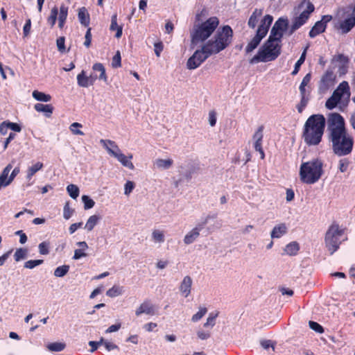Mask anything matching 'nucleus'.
<instances>
[{
  "mask_svg": "<svg viewBox=\"0 0 355 355\" xmlns=\"http://www.w3.org/2000/svg\"><path fill=\"white\" fill-rule=\"evenodd\" d=\"M328 139L331 143L334 153L338 156L349 155L354 147L353 136L345 126L344 118L337 112L327 115Z\"/></svg>",
  "mask_w": 355,
  "mask_h": 355,
  "instance_id": "f257e3e1",
  "label": "nucleus"
},
{
  "mask_svg": "<svg viewBox=\"0 0 355 355\" xmlns=\"http://www.w3.org/2000/svg\"><path fill=\"white\" fill-rule=\"evenodd\" d=\"M325 124L326 119L322 114H313L306 119L302 138L307 146H318L322 141Z\"/></svg>",
  "mask_w": 355,
  "mask_h": 355,
  "instance_id": "f03ea898",
  "label": "nucleus"
},
{
  "mask_svg": "<svg viewBox=\"0 0 355 355\" xmlns=\"http://www.w3.org/2000/svg\"><path fill=\"white\" fill-rule=\"evenodd\" d=\"M234 31L229 25L218 28L214 36L208 40L204 44L209 49V52L216 55L227 49L233 42Z\"/></svg>",
  "mask_w": 355,
  "mask_h": 355,
  "instance_id": "7ed1b4c3",
  "label": "nucleus"
},
{
  "mask_svg": "<svg viewBox=\"0 0 355 355\" xmlns=\"http://www.w3.org/2000/svg\"><path fill=\"white\" fill-rule=\"evenodd\" d=\"M323 162L320 159H313L303 162L300 168V178L302 182L313 184L317 182L323 175Z\"/></svg>",
  "mask_w": 355,
  "mask_h": 355,
  "instance_id": "20e7f679",
  "label": "nucleus"
},
{
  "mask_svg": "<svg viewBox=\"0 0 355 355\" xmlns=\"http://www.w3.org/2000/svg\"><path fill=\"white\" fill-rule=\"evenodd\" d=\"M219 25L216 17H211L205 21L195 25L191 33V42L198 44L206 41L216 31Z\"/></svg>",
  "mask_w": 355,
  "mask_h": 355,
  "instance_id": "39448f33",
  "label": "nucleus"
},
{
  "mask_svg": "<svg viewBox=\"0 0 355 355\" xmlns=\"http://www.w3.org/2000/svg\"><path fill=\"white\" fill-rule=\"evenodd\" d=\"M282 44L268 39L257 53L250 60V63L253 64L260 62H266L273 61L281 54Z\"/></svg>",
  "mask_w": 355,
  "mask_h": 355,
  "instance_id": "423d86ee",
  "label": "nucleus"
},
{
  "mask_svg": "<svg viewBox=\"0 0 355 355\" xmlns=\"http://www.w3.org/2000/svg\"><path fill=\"white\" fill-rule=\"evenodd\" d=\"M338 16L343 19L338 28L343 34L349 33L355 26V3L339 9Z\"/></svg>",
  "mask_w": 355,
  "mask_h": 355,
  "instance_id": "0eeeda50",
  "label": "nucleus"
},
{
  "mask_svg": "<svg viewBox=\"0 0 355 355\" xmlns=\"http://www.w3.org/2000/svg\"><path fill=\"white\" fill-rule=\"evenodd\" d=\"M304 6H306V9L304 10L300 15L292 19V24L291 25L288 32V35H291L297 29L305 24L309 19L311 13L315 10L314 5L309 0H302L298 5L297 8L300 10Z\"/></svg>",
  "mask_w": 355,
  "mask_h": 355,
  "instance_id": "6e6552de",
  "label": "nucleus"
},
{
  "mask_svg": "<svg viewBox=\"0 0 355 355\" xmlns=\"http://www.w3.org/2000/svg\"><path fill=\"white\" fill-rule=\"evenodd\" d=\"M272 21L273 17L270 15H266L263 17L261 20L254 37L248 42L245 47L246 53L252 52L259 45L262 39L267 35Z\"/></svg>",
  "mask_w": 355,
  "mask_h": 355,
  "instance_id": "1a4fd4ad",
  "label": "nucleus"
},
{
  "mask_svg": "<svg viewBox=\"0 0 355 355\" xmlns=\"http://www.w3.org/2000/svg\"><path fill=\"white\" fill-rule=\"evenodd\" d=\"M345 229L340 228L336 223H333L325 235V244L331 254H334L341 243L340 237L344 234Z\"/></svg>",
  "mask_w": 355,
  "mask_h": 355,
  "instance_id": "9d476101",
  "label": "nucleus"
},
{
  "mask_svg": "<svg viewBox=\"0 0 355 355\" xmlns=\"http://www.w3.org/2000/svg\"><path fill=\"white\" fill-rule=\"evenodd\" d=\"M212 55L209 52L207 47L203 44L201 49L196 50L188 59L187 67L189 69H195Z\"/></svg>",
  "mask_w": 355,
  "mask_h": 355,
  "instance_id": "9b49d317",
  "label": "nucleus"
},
{
  "mask_svg": "<svg viewBox=\"0 0 355 355\" xmlns=\"http://www.w3.org/2000/svg\"><path fill=\"white\" fill-rule=\"evenodd\" d=\"M335 79L336 76L334 75L333 71L331 69H327L320 79L319 84L320 89L323 91L328 89L329 87L334 85Z\"/></svg>",
  "mask_w": 355,
  "mask_h": 355,
  "instance_id": "f8f14e48",
  "label": "nucleus"
},
{
  "mask_svg": "<svg viewBox=\"0 0 355 355\" xmlns=\"http://www.w3.org/2000/svg\"><path fill=\"white\" fill-rule=\"evenodd\" d=\"M209 218L210 216H207L204 222H202L201 224H198V225H196V227H195L193 229H192L191 231H190L188 234H186V236L184 238V242L185 244L189 245L194 242V241H196V239L200 235V231L203 228L204 225L207 223Z\"/></svg>",
  "mask_w": 355,
  "mask_h": 355,
  "instance_id": "ddd939ff",
  "label": "nucleus"
},
{
  "mask_svg": "<svg viewBox=\"0 0 355 355\" xmlns=\"http://www.w3.org/2000/svg\"><path fill=\"white\" fill-rule=\"evenodd\" d=\"M112 156L117 159V160L121 162V164L129 169L133 170L135 168V166L131 162L132 159V155L130 154L129 156H125L124 154L121 153V150H118L117 152H112Z\"/></svg>",
  "mask_w": 355,
  "mask_h": 355,
  "instance_id": "4468645a",
  "label": "nucleus"
},
{
  "mask_svg": "<svg viewBox=\"0 0 355 355\" xmlns=\"http://www.w3.org/2000/svg\"><path fill=\"white\" fill-rule=\"evenodd\" d=\"M96 78L97 76H92L91 75L90 76H87L85 71L83 70L77 76V83L80 87H88L89 85H92L94 84Z\"/></svg>",
  "mask_w": 355,
  "mask_h": 355,
  "instance_id": "2eb2a0df",
  "label": "nucleus"
},
{
  "mask_svg": "<svg viewBox=\"0 0 355 355\" xmlns=\"http://www.w3.org/2000/svg\"><path fill=\"white\" fill-rule=\"evenodd\" d=\"M12 168V164L10 163L1 171L0 174V189L1 187H6L8 186L12 182L10 177H8V174Z\"/></svg>",
  "mask_w": 355,
  "mask_h": 355,
  "instance_id": "dca6fc26",
  "label": "nucleus"
},
{
  "mask_svg": "<svg viewBox=\"0 0 355 355\" xmlns=\"http://www.w3.org/2000/svg\"><path fill=\"white\" fill-rule=\"evenodd\" d=\"M142 313L150 315H153L155 314L154 306L149 301H144L135 311V314L137 316Z\"/></svg>",
  "mask_w": 355,
  "mask_h": 355,
  "instance_id": "f3484780",
  "label": "nucleus"
},
{
  "mask_svg": "<svg viewBox=\"0 0 355 355\" xmlns=\"http://www.w3.org/2000/svg\"><path fill=\"white\" fill-rule=\"evenodd\" d=\"M192 285V279L190 276H185L180 286V291L185 297H188L191 293Z\"/></svg>",
  "mask_w": 355,
  "mask_h": 355,
  "instance_id": "a211bd4d",
  "label": "nucleus"
},
{
  "mask_svg": "<svg viewBox=\"0 0 355 355\" xmlns=\"http://www.w3.org/2000/svg\"><path fill=\"white\" fill-rule=\"evenodd\" d=\"M327 28V24L318 21L315 23L313 26L311 28L309 33V36L311 38H314L317 35L324 33Z\"/></svg>",
  "mask_w": 355,
  "mask_h": 355,
  "instance_id": "6ab92c4d",
  "label": "nucleus"
},
{
  "mask_svg": "<svg viewBox=\"0 0 355 355\" xmlns=\"http://www.w3.org/2000/svg\"><path fill=\"white\" fill-rule=\"evenodd\" d=\"M111 31H116L115 37L120 38L123 34V26L119 25L117 23V14L112 15L111 17V24L110 26Z\"/></svg>",
  "mask_w": 355,
  "mask_h": 355,
  "instance_id": "aec40b11",
  "label": "nucleus"
},
{
  "mask_svg": "<svg viewBox=\"0 0 355 355\" xmlns=\"http://www.w3.org/2000/svg\"><path fill=\"white\" fill-rule=\"evenodd\" d=\"M287 233V227L285 223H279L275 225L270 233L272 239H279Z\"/></svg>",
  "mask_w": 355,
  "mask_h": 355,
  "instance_id": "412c9836",
  "label": "nucleus"
},
{
  "mask_svg": "<svg viewBox=\"0 0 355 355\" xmlns=\"http://www.w3.org/2000/svg\"><path fill=\"white\" fill-rule=\"evenodd\" d=\"M78 17L80 23L85 27H88L90 23L89 14L85 7L78 9Z\"/></svg>",
  "mask_w": 355,
  "mask_h": 355,
  "instance_id": "4be33fe9",
  "label": "nucleus"
},
{
  "mask_svg": "<svg viewBox=\"0 0 355 355\" xmlns=\"http://www.w3.org/2000/svg\"><path fill=\"white\" fill-rule=\"evenodd\" d=\"M263 10L261 8L254 9L248 21V25L250 28H254L257 26L260 17L263 15Z\"/></svg>",
  "mask_w": 355,
  "mask_h": 355,
  "instance_id": "5701e85b",
  "label": "nucleus"
},
{
  "mask_svg": "<svg viewBox=\"0 0 355 355\" xmlns=\"http://www.w3.org/2000/svg\"><path fill=\"white\" fill-rule=\"evenodd\" d=\"M68 10L69 8L64 4H62L60 7L58 16V27L60 29H62L65 24L68 16Z\"/></svg>",
  "mask_w": 355,
  "mask_h": 355,
  "instance_id": "b1692460",
  "label": "nucleus"
},
{
  "mask_svg": "<svg viewBox=\"0 0 355 355\" xmlns=\"http://www.w3.org/2000/svg\"><path fill=\"white\" fill-rule=\"evenodd\" d=\"M34 108L38 112H44L46 117H51L54 109L51 104L44 105L42 103H36Z\"/></svg>",
  "mask_w": 355,
  "mask_h": 355,
  "instance_id": "393cba45",
  "label": "nucleus"
},
{
  "mask_svg": "<svg viewBox=\"0 0 355 355\" xmlns=\"http://www.w3.org/2000/svg\"><path fill=\"white\" fill-rule=\"evenodd\" d=\"M341 100L340 94L334 91L332 95L327 100L325 106L329 110L335 108Z\"/></svg>",
  "mask_w": 355,
  "mask_h": 355,
  "instance_id": "a878e982",
  "label": "nucleus"
},
{
  "mask_svg": "<svg viewBox=\"0 0 355 355\" xmlns=\"http://www.w3.org/2000/svg\"><path fill=\"white\" fill-rule=\"evenodd\" d=\"M44 165L42 162H37L35 164H33L31 166L28 167L26 171V178L28 181L31 180L33 175L42 169Z\"/></svg>",
  "mask_w": 355,
  "mask_h": 355,
  "instance_id": "bb28decb",
  "label": "nucleus"
},
{
  "mask_svg": "<svg viewBox=\"0 0 355 355\" xmlns=\"http://www.w3.org/2000/svg\"><path fill=\"white\" fill-rule=\"evenodd\" d=\"M263 129L264 126L263 125H260L253 135V139L254 140V148H258L259 149H260V146H262Z\"/></svg>",
  "mask_w": 355,
  "mask_h": 355,
  "instance_id": "cd10ccee",
  "label": "nucleus"
},
{
  "mask_svg": "<svg viewBox=\"0 0 355 355\" xmlns=\"http://www.w3.org/2000/svg\"><path fill=\"white\" fill-rule=\"evenodd\" d=\"M77 245L80 248L75 250L73 259H79L87 256V254L84 252L88 248L87 243L85 241H80L78 242Z\"/></svg>",
  "mask_w": 355,
  "mask_h": 355,
  "instance_id": "c85d7f7f",
  "label": "nucleus"
},
{
  "mask_svg": "<svg viewBox=\"0 0 355 355\" xmlns=\"http://www.w3.org/2000/svg\"><path fill=\"white\" fill-rule=\"evenodd\" d=\"M300 250V245L297 241H292L287 244L284 248V252L289 256H295Z\"/></svg>",
  "mask_w": 355,
  "mask_h": 355,
  "instance_id": "c756f323",
  "label": "nucleus"
},
{
  "mask_svg": "<svg viewBox=\"0 0 355 355\" xmlns=\"http://www.w3.org/2000/svg\"><path fill=\"white\" fill-rule=\"evenodd\" d=\"M332 62H339L340 69H346L349 63V58L344 54L340 53L333 57Z\"/></svg>",
  "mask_w": 355,
  "mask_h": 355,
  "instance_id": "7c9ffc66",
  "label": "nucleus"
},
{
  "mask_svg": "<svg viewBox=\"0 0 355 355\" xmlns=\"http://www.w3.org/2000/svg\"><path fill=\"white\" fill-rule=\"evenodd\" d=\"M101 143L103 145V146L107 149L108 153L112 156V152H117L118 150H121L119 146L116 144V143L112 140H105L101 139Z\"/></svg>",
  "mask_w": 355,
  "mask_h": 355,
  "instance_id": "2f4dec72",
  "label": "nucleus"
},
{
  "mask_svg": "<svg viewBox=\"0 0 355 355\" xmlns=\"http://www.w3.org/2000/svg\"><path fill=\"white\" fill-rule=\"evenodd\" d=\"M92 69L94 71L100 72V75L97 76L98 79L103 80L105 83L107 82V76L105 73V69L102 63H95L92 67Z\"/></svg>",
  "mask_w": 355,
  "mask_h": 355,
  "instance_id": "473e14b6",
  "label": "nucleus"
},
{
  "mask_svg": "<svg viewBox=\"0 0 355 355\" xmlns=\"http://www.w3.org/2000/svg\"><path fill=\"white\" fill-rule=\"evenodd\" d=\"M288 20L287 18L280 17L274 24L272 28L283 33L288 28Z\"/></svg>",
  "mask_w": 355,
  "mask_h": 355,
  "instance_id": "72a5a7b5",
  "label": "nucleus"
},
{
  "mask_svg": "<svg viewBox=\"0 0 355 355\" xmlns=\"http://www.w3.org/2000/svg\"><path fill=\"white\" fill-rule=\"evenodd\" d=\"M308 48H309V46H306L304 48V51H303L300 58H299V60L297 61V62L295 64L294 69L291 72V75L295 76L299 72L301 65L305 61L306 55V51H307Z\"/></svg>",
  "mask_w": 355,
  "mask_h": 355,
  "instance_id": "f704fd0d",
  "label": "nucleus"
},
{
  "mask_svg": "<svg viewBox=\"0 0 355 355\" xmlns=\"http://www.w3.org/2000/svg\"><path fill=\"white\" fill-rule=\"evenodd\" d=\"M58 15L59 16V10L56 6H54L51 10L50 15L47 18V22L50 25L51 28H53L55 26Z\"/></svg>",
  "mask_w": 355,
  "mask_h": 355,
  "instance_id": "c9c22d12",
  "label": "nucleus"
},
{
  "mask_svg": "<svg viewBox=\"0 0 355 355\" xmlns=\"http://www.w3.org/2000/svg\"><path fill=\"white\" fill-rule=\"evenodd\" d=\"M283 35L284 33L282 31L272 28L268 39H271V40L281 44Z\"/></svg>",
  "mask_w": 355,
  "mask_h": 355,
  "instance_id": "e433bc0d",
  "label": "nucleus"
},
{
  "mask_svg": "<svg viewBox=\"0 0 355 355\" xmlns=\"http://www.w3.org/2000/svg\"><path fill=\"white\" fill-rule=\"evenodd\" d=\"M99 219H100V217L97 215L91 216L88 218V220L85 224V228L89 232L92 231L94 229V227L96 225V224L98 223Z\"/></svg>",
  "mask_w": 355,
  "mask_h": 355,
  "instance_id": "4c0bfd02",
  "label": "nucleus"
},
{
  "mask_svg": "<svg viewBox=\"0 0 355 355\" xmlns=\"http://www.w3.org/2000/svg\"><path fill=\"white\" fill-rule=\"evenodd\" d=\"M33 97L38 101L43 102H49L51 99V96L49 94H46L37 90L33 91Z\"/></svg>",
  "mask_w": 355,
  "mask_h": 355,
  "instance_id": "58836bf2",
  "label": "nucleus"
},
{
  "mask_svg": "<svg viewBox=\"0 0 355 355\" xmlns=\"http://www.w3.org/2000/svg\"><path fill=\"white\" fill-rule=\"evenodd\" d=\"M334 91L338 94H340L341 98L345 94L349 95V87L348 83L347 81H343Z\"/></svg>",
  "mask_w": 355,
  "mask_h": 355,
  "instance_id": "ea45409f",
  "label": "nucleus"
},
{
  "mask_svg": "<svg viewBox=\"0 0 355 355\" xmlns=\"http://www.w3.org/2000/svg\"><path fill=\"white\" fill-rule=\"evenodd\" d=\"M67 191L73 199H76L80 193L79 188L78 186L73 184H70L67 187Z\"/></svg>",
  "mask_w": 355,
  "mask_h": 355,
  "instance_id": "a19ab883",
  "label": "nucleus"
},
{
  "mask_svg": "<svg viewBox=\"0 0 355 355\" xmlns=\"http://www.w3.org/2000/svg\"><path fill=\"white\" fill-rule=\"evenodd\" d=\"M65 347V343L59 342L51 343L47 345L48 349L51 352H61L64 349Z\"/></svg>",
  "mask_w": 355,
  "mask_h": 355,
  "instance_id": "79ce46f5",
  "label": "nucleus"
},
{
  "mask_svg": "<svg viewBox=\"0 0 355 355\" xmlns=\"http://www.w3.org/2000/svg\"><path fill=\"white\" fill-rule=\"evenodd\" d=\"M157 166L159 168H164L168 169L173 165V160L171 159H157L155 162Z\"/></svg>",
  "mask_w": 355,
  "mask_h": 355,
  "instance_id": "37998d69",
  "label": "nucleus"
},
{
  "mask_svg": "<svg viewBox=\"0 0 355 355\" xmlns=\"http://www.w3.org/2000/svg\"><path fill=\"white\" fill-rule=\"evenodd\" d=\"M28 250L26 248H18L14 254V259L15 261H19L27 257Z\"/></svg>",
  "mask_w": 355,
  "mask_h": 355,
  "instance_id": "c03bdc74",
  "label": "nucleus"
},
{
  "mask_svg": "<svg viewBox=\"0 0 355 355\" xmlns=\"http://www.w3.org/2000/svg\"><path fill=\"white\" fill-rule=\"evenodd\" d=\"M69 266L63 265L61 266H58L54 270V275L57 277H62L69 272Z\"/></svg>",
  "mask_w": 355,
  "mask_h": 355,
  "instance_id": "a18cd8bd",
  "label": "nucleus"
},
{
  "mask_svg": "<svg viewBox=\"0 0 355 355\" xmlns=\"http://www.w3.org/2000/svg\"><path fill=\"white\" fill-rule=\"evenodd\" d=\"M123 287L114 286L106 292V295L110 297H114L121 295Z\"/></svg>",
  "mask_w": 355,
  "mask_h": 355,
  "instance_id": "49530a36",
  "label": "nucleus"
},
{
  "mask_svg": "<svg viewBox=\"0 0 355 355\" xmlns=\"http://www.w3.org/2000/svg\"><path fill=\"white\" fill-rule=\"evenodd\" d=\"M83 125L81 123H79L78 122H74L71 124L69 126L70 131L73 134L76 135H84V132L79 130L78 128H82Z\"/></svg>",
  "mask_w": 355,
  "mask_h": 355,
  "instance_id": "de8ad7c7",
  "label": "nucleus"
},
{
  "mask_svg": "<svg viewBox=\"0 0 355 355\" xmlns=\"http://www.w3.org/2000/svg\"><path fill=\"white\" fill-rule=\"evenodd\" d=\"M350 162L347 158H343L338 162V170L341 173H345L347 171Z\"/></svg>",
  "mask_w": 355,
  "mask_h": 355,
  "instance_id": "09e8293b",
  "label": "nucleus"
},
{
  "mask_svg": "<svg viewBox=\"0 0 355 355\" xmlns=\"http://www.w3.org/2000/svg\"><path fill=\"white\" fill-rule=\"evenodd\" d=\"M121 57L119 51H117L112 59V67L114 69L121 67Z\"/></svg>",
  "mask_w": 355,
  "mask_h": 355,
  "instance_id": "8fccbe9b",
  "label": "nucleus"
},
{
  "mask_svg": "<svg viewBox=\"0 0 355 355\" xmlns=\"http://www.w3.org/2000/svg\"><path fill=\"white\" fill-rule=\"evenodd\" d=\"M82 200L84 203V209L86 210L92 208L95 205V202L87 195L82 196Z\"/></svg>",
  "mask_w": 355,
  "mask_h": 355,
  "instance_id": "3c124183",
  "label": "nucleus"
},
{
  "mask_svg": "<svg viewBox=\"0 0 355 355\" xmlns=\"http://www.w3.org/2000/svg\"><path fill=\"white\" fill-rule=\"evenodd\" d=\"M43 262V259L28 260L24 263V268L33 269L35 267L42 264Z\"/></svg>",
  "mask_w": 355,
  "mask_h": 355,
  "instance_id": "603ef678",
  "label": "nucleus"
},
{
  "mask_svg": "<svg viewBox=\"0 0 355 355\" xmlns=\"http://www.w3.org/2000/svg\"><path fill=\"white\" fill-rule=\"evenodd\" d=\"M310 97H301L300 102L297 105L296 107L299 113H302L306 107Z\"/></svg>",
  "mask_w": 355,
  "mask_h": 355,
  "instance_id": "864d4df0",
  "label": "nucleus"
},
{
  "mask_svg": "<svg viewBox=\"0 0 355 355\" xmlns=\"http://www.w3.org/2000/svg\"><path fill=\"white\" fill-rule=\"evenodd\" d=\"M152 236L155 242L163 243L164 241V233L159 230H154Z\"/></svg>",
  "mask_w": 355,
  "mask_h": 355,
  "instance_id": "5fc2aeb1",
  "label": "nucleus"
},
{
  "mask_svg": "<svg viewBox=\"0 0 355 355\" xmlns=\"http://www.w3.org/2000/svg\"><path fill=\"white\" fill-rule=\"evenodd\" d=\"M207 308L202 307L200 308V310L192 316L193 322H198L200 320L206 313H207Z\"/></svg>",
  "mask_w": 355,
  "mask_h": 355,
  "instance_id": "6e6d98bb",
  "label": "nucleus"
},
{
  "mask_svg": "<svg viewBox=\"0 0 355 355\" xmlns=\"http://www.w3.org/2000/svg\"><path fill=\"white\" fill-rule=\"evenodd\" d=\"M218 315V313L214 314L213 313H210L208 318L207 319V322L204 324V327H207L210 326L211 327H213L215 325V320Z\"/></svg>",
  "mask_w": 355,
  "mask_h": 355,
  "instance_id": "4d7b16f0",
  "label": "nucleus"
},
{
  "mask_svg": "<svg viewBox=\"0 0 355 355\" xmlns=\"http://www.w3.org/2000/svg\"><path fill=\"white\" fill-rule=\"evenodd\" d=\"M38 248L41 254L46 255L49 253V243L46 241L42 242L39 244Z\"/></svg>",
  "mask_w": 355,
  "mask_h": 355,
  "instance_id": "13d9d810",
  "label": "nucleus"
},
{
  "mask_svg": "<svg viewBox=\"0 0 355 355\" xmlns=\"http://www.w3.org/2000/svg\"><path fill=\"white\" fill-rule=\"evenodd\" d=\"M73 214V209L69 207V202H66L63 209V216L66 220L69 219Z\"/></svg>",
  "mask_w": 355,
  "mask_h": 355,
  "instance_id": "bf43d9fd",
  "label": "nucleus"
},
{
  "mask_svg": "<svg viewBox=\"0 0 355 355\" xmlns=\"http://www.w3.org/2000/svg\"><path fill=\"white\" fill-rule=\"evenodd\" d=\"M64 43H65V37H64L62 36L57 39L56 44H57L58 49L60 53L65 52L66 48H65Z\"/></svg>",
  "mask_w": 355,
  "mask_h": 355,
  "instance_id": "052dcab7",
  "label": "nucleus"
},
{
  "mask_svg": "<svg viewBox=\"0 0 355 355\" xmlns=\"http://www.w3.org/2000/svg\"><path fill=\"white\" fill-rule=\"evenodd\" d=\"M309 327L311 329L314 330L318 333L322 334L324 332L323 327L316 322L309 321Z\"/></svg>",
  "mask_w": 355,
  "mask_h": 355,
  "instance_id": "680f3d73",
  "label": "nucleus"
},
{
  "mask_svg": "<svg viewBox=\"0 0 355 355\" xmlns=\"http://www.w3.org/2000/svg\"><path fill=\"white\" fill-rule=\"evenodd\" d=\"M31 29V20L28 19L23 28V35L26 37L29 35Z\"/></svg>",
  "mask_w": 355,
  "mask_h": 355,
  "instance_id": "e2e57ef3",
  "label": "nucleus"
},
{
  "mask_svg": "<svg viewBox=\"0 0 355 355\" xmlns=\"http://www.w3.org/2000/svg\"><path fill=\"white\" fill-rule=\"evenodd\" d=\"M91 31H92V28L90 27H89L85 33L84 45L87 48H89L91 45L92 37Z\"/></svg>",
  "mask_w": 355,
  "mask_h": 355,
  "instance_id": "0e129e2a",
  "label": "nucleus"
},
{
  "mask_svg": "<svg viewBox=\"0 0 355 355\" xmlns=\"http://www.w3.org/2000/svg\"><path fill=\"white\" fill-rule=\"evenodd\" d=\"M7 121V125L9 129H11L14 132H19L21 131V127L19 124H18L17 123L11 122L10 121Z\"/></svg>",
  "mask_w": 355,
  "mask_h": 355,
  "instance_id": "69168bd1",
  "label": "nucleus"
},
{
  "mask_svg": "<svg viewBox=\"0 0 355 355\" xmlns=\"http://www.w3.org/2000/svg\"><path fill=\"white\" fill-rule=\"evenodd\" d=\"M134 188H135V183L130 180L127 181L126 183L125 184L124 193L125 195H129L132 191Z\"/></svg>",
  "mask_w": 355,
  "mask_h": 355,
  "instance_id": "338daca9",
  "label": "nucleus"
},
{
  "mask_svg": "<svg viewBox=\"0 0 355 355\" xmlns=\"http://www.w3.org/2000/svg\"><path fill=\"white\" fill-rule=\"evenodd\" d=\"M103 341H104L103 338H101L99 341H89V345L91 347L90 351L92 352H94V351H96L98 349V346L100 345L103 344Z\"/></svg>",
  "mask_w": 355,
  "mask_h": 355,
  "instance_id": "774afa93",
  "label": "nucleus"
}]
</instances>
